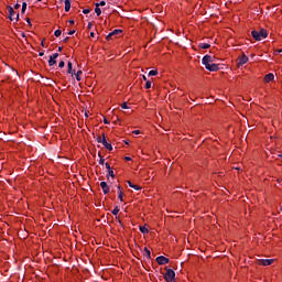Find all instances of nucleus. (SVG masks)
I'll use <instances>...</instances> for the list:
<instances>
[{"label": "nucleus", "instance_id": "43", "mask_svg": "<svg viewBox=\"0 0 282 282\" xmlns=\"http://www.w3.org/2000/svg\"><path fill=\"white\" fill-rule=\"evenodd\" d=\"M58 52H63V47L59 46V47H58Z\"/></svg>", "mask_w": 282, "mask_h": 282}, {"label": "nucleus", "instance_id": "45", "mask_svg": "<svg viewBox=\"0 0 282 282\" xmlns=\"http://www.w3.org/2000/svg\"><path fill=\"white\" fill-rule=\"evenodd\" d=\"M15 21H19V14H17Z\"/></svg>", "mask_w": 282, "mask_h": 282}, {"label": "nucleus", "instance_id": "16", "mask_svg": "<svg viewBox=\"0 0 282 282\" xmlns=\"http://www.w3.org/2000/svg\"><path fill=\"white\" fill-rule=\"evenodd\" d=\"M140 231H141L143 235H149V228H147L145 226L140 227Z\"/></svg>", "mask_w": 282, "mask_h": 282}, {"label": "nucleus", "instance_id": "4", "mask_svg": "<svg viewBox=\"0 0 282 282\" xmlns=\"http://www.w3.org/2000/svg\"><path fill=\"white\" fill-rule=\"evenodd\" d=\"M164 279L166 282H175V271L167 269Z\"/></svg>", "mask_w": 282, "mask_h": 282}, {"label": "nucleus", "instance_id": "34", "mask_svg": "<svg viewBox=\"0 0 282 282\" xmlns=\"http://www.w3.org/2000/svg\"><path fill=\"white\" fill-rule=\"evenodd\" d=\"M68 34L72 36V34H76V30L69 31Z\"/></svg>", "mask_w": 282, "mask_h": 282}, {"label": "nucleus", "instance_id": "14", "mask_svg": "<svg viewBox=\"0 0 282 282\" xmlns=\"http://www.w3.org/2000/svg\"><path fill=\"white\" fill-rule=\"evenodd\" d=\"M95 6H96L95 12H96L97 17H100V14H102V10H100V4L96 3Z\"/></svg>", "mask_w": 282, "mask_h": 282}, {"label": "nucleus", "instance_id": "20", "mask_svg": "<svg viewBox=\"0 0 282 282\" xmlns=\"http://www.w3.org/2000/svg\"><path fill=\"white\" fill-rule=\"evenodd\" d=\"M67 66H68V73L74 74V69L72 68V62H68Z\"/></svg>", "mask_w": 282, "mask_h": 282}, {"label": "nucleus", "instance_id": "38", "mask_svg": "<svg viewBox=\"0 0 282 282\" xmlns=\"http://www.w3.org/2000/svg\"><path fill=\"white\" fill-rule=\"evenodd\" d=\"M105 124H109V120L104 119Z\"/></svg>", "mask_w": 282, "mask_h": 282}, {"label": "nucleus", "instance_id": "29", "mask_svg": "<svg viewBox=\"0 0 282 282\" xmlns=\"http://www.w3.org/2000/svg\"><path fill=\"white\" fill-rule=\"evenodd\" d=\"M90 12H91V10H89V9H84V10H83V13H84V14H89Z\"/></svg>", "mask_w": 282, "mask_h": 282}, {"label": "nucleus", "instance_id": "44", "mask_svg": "<svg viewBox=\"0 0 282 282\" xmlns=\"http://www.w3.org/2000/svg\"><path fill=\"white\" fill-rule=\"evenodd\" d=\"M88 29L91 30V23L88 24Z\"/></svg>", "mask_w": 282, "mask_h": 282}, {"label": "nucleus", "instance_id": "26", "mask_svg": "<svg viewBox=\"0 0 282 282\" xmlns=\"http://www.w3.org/2000/svg\"><path fill=\"white\" fill-rule=\"evenodd\" d=\"M145 89H151V82H150V80H148V82L145 83Z\"/></svg>", "mask_w": 282, "mask_h": 282}, {"label": "nucleus", "instance_id": "51", "mask_svg": "<svg viewBox=\"0 0 282 282\" xmlns=\"http://www.w3.org/2000/svg\"><path fill=\"white\" fill-rule=\"evenodd\" d=\"M37 1H43V0H37Z\"/></svg>", "mask_w": 282, "mask_h": 282}, {"label": "nucleus", "instance_id": "50", "mask_svg": "<svg viewBox=\"0 0 282 282\" xmlns=\"http://www.w3.org/2000/svg\"><path fill=\"white\" fill-rule=\"evenodd\" d=\"M279 53H281L282 52V50H280V51H278Z\"/></svg>", "mask_w": 282, "mask_h": 282}, {"label": "nucleus", "instance_id": "48", "mask_svg": "<svg viewBox=\"0 0 282 282\" xmlns=\"http://www.w3.org/2000/svg\"><path fill=\"white\" fill-rule=\"evenodd\" d=\"M143 80H147V76L143 75Z\"/></svg>", "mask_w": 282, "mask_h": 282}, {"label": "nucleus", "instance_id": "23", "mask_svg": "<svg viewBox=\"0 0 282 282\" xmlns=\"http://www.w3.org/2000/svg\"><path fill=\"white\" fill-rule=\"evenodd\" d=\"M131 188H134V191H141L142 187H140L139 185H131Z\"/></svg>", "mask_w": 282, "mask_h": 282}, {"label": "nucleus", "instance_id": "18", "mask_svg": "<svg viewBox=\"0 0 282 282\" xmlns=\"http://www.w3.org/2000/svg\"><path fill=\"white\" fill-rule=\"evenodd\" d=\"M118 188H119V192H118V194H119V199H120V202H122V199H123V197H124V193H122V191H120V186H118Z\"/></svg>", "mask_w": 282, "mask_h": 282}, {"label": "nucleus", "instance_id": "24", "mask_svg": "<svg viewBox=\"0 0 282 282\" xmlns=\"http://www.w3.org/2000/svg\"><path fill=\"white\" fill-rule=\"evenodd\" d=\"M54 34L56 37H58V36H61V34H63V32L61 30H56Z\"/></svg>", "mask_w": 282, "mask_h": 282}, {"label": "nucleus", "instance_id": "11", "mask_svg": "<svg viewBox=\"0 0 282 282\" xmlns=\"http://www.w3.org/2000/svg\"><path fill=\"white\" fill-rule=\"evenodd\" d=\"M100 186L104 191V194L107 195L109 193V185H107V182H101Z\"/></svg>", "mask_w": 282, "mask_h": 282}, {"label": "nucleus", "instance_id": "13", "mask_svg": "<svg viewBox=\"0 0 282 282\" xmlns=\"http://www.w3.org/2000/svg\"><path fill=\"white\" fill-rule=\"evenodd\" d=\"M72 10V2L69 0L65 1V12H69Z\"/></svg>", "mask_w": 282, "mask_h": 282}, {"label": "nucleus", "instance_id": "10", "mask_svg": "<svg viewBox=\"0 0 282 282\" xmlns=\"http://www.w3.org/2000/svg\"><path fill=\"white\" fill-rule=\"evenodd\" d=\"M274 80V74L269 73L264 76V83H272Z\"/></svg>", "mask_w": 282, "mask_h": 282}, {"label": "nucleus", "instance_id": "47", "mask_svg": "<svg viewBox=\"0 0 282 282\" xmlns=\"http://www.w3.org/2000/svg\"><path fill=\"white\" fill-rule=\"evenodd\" d=\"M90 36H93V37L95 36L94 32L90 33Z\"/></svg>", "mask_w": 282, "mask_h": 282}, {"label": "nucleus", "instance_id": "31", "mask_svg": "<svg viewBox=\"0 0 282 282\" xmlns=\"http://www.w3.org/2000/svg\"><path fill=\"white\" fill-rule=\"evenodd\" d=\"M58 67H65V62H59Z\"/></svg>", "mask_w": 282, "mask_h": 282}, {"label": "nucleus", "instance_id": "15", "mask_svg": "<svg viewBox=\"0 0 282 282\" xmlns=\"http://www.w3.org/2000/svg\"><path fill=\"white\" fill-rule=\"evenodd\" d=\"M198 47H200V50H209L210 44L202 43V44L198 45Z\"/></svg>", "mask_w": 282, "mask_h": 282}, {"label": "nucleus", "instance_id": "17", "mask_svg": "<svg viewBox=\"0 0 282 282\" xmlns=\"http://www.w3.org/2000/svg\"><path fill=\"white\" fill-rule=\"evenodd\" d=\"M144 256L151 259V251L148 248H144Z\"/></svg>", "mask_w": 282, "mask_h": 282}, {"label": "nucleus", "instance_id": "7", "mask_svg": "<svg viewBox=\"0 0 282 282\" xmlns=\"http://www.w3.org/2000/svg\"><path fill=\"white\" fill-rule=\"evenodd\" d=\"M156 263H159V265H166V263H169V258L160 256L156 258Z\"/></svg>", "mask_w": 282, "mask_h": 282}, {"label": "nucleus", "instance_id": "35", "mask_svg": "<svg viewBox=\"0 0 282 282\" xmlns=\"http://www.w3.org/2000/svg\"><path fill=\"white\" fill-rule=\"evenodd\" d=\"M133 133H134L135 135H138V134H140V130H134Z\"/></svg>", "mask_w": 282, "mask_h": 282}, {"label": "nucleus", "instance_id": "36", "mask_svg": "<svg viewBox=\"0 0 282 282\" xmlns=\"http://www.w3.org/2000/svg\"><path fill=\"white\" fill-rule=\"evenodd\" d=\"M99 164H105V159H100Z\"/></svg>", "mask_w": 282, "mask_h": 282}, {"label": "nucleus", "instance_id": "9", "mask_svg": "<svg viewBox=\"0 0 282 282\" xmlns=\"http://www.w3.org/2000/svg\"><path fill=\"white\" fill-rule=\"evenodd\" d=\"M58 58V53H55L53 54L51 57H50V61H48V65L50 67L56 65V59Z\"/></svg>", "mask_w": 282, "mask_h": 282}, {"label": "nucleus", "instance_id": "5", "mask_svg": "<svg viewBox=\"0 0 282 282\" xmlns=\"http://www.w3.org/2000/svg\"><path fill=\"white\" fill-rule=\"evenodd\" d=\"M274 263L273 259H260L258 260V265H272Z\"/></svg>", "mask_w": 282, "mask_h": 282}, {"label": "nucleus", "instance_id": "46", "mask_svg": "<svg viewBox=\"0 0 282 282\" xmlns=\"http://www.w3.org/2000/svg\"><path fill=\"white\" fill-rule=\"evenodd\" d=\"M26 23H29V24L31 25V23H30V19H28V20H26Z\"/></svg>", "mask_w": 282, "mask_h": 282}, {"label": "nucleus", "instance_id": "19", "mask_svg": "<svg viewBox=\"0 0 282 282\" xmlns=\"http://www.w3.org/2000/svg\"><path fill=\"white\" fill-rule=\"evenodd\" d=\"M25 10H28V3L23 2L22 3V14H24Z\"/></svg>", "mask_w": 282, "mask_h": 282}, {"label": "nucleus", "instance_id": "30", "mask_svg": "<svg viewBox=\"0 0 282 282\" xmlns=\"http://www.w3.org/2000/svg\"><path fill=\"white\" fill-rule=\"evenodd\" d=\"M105 166H106V169H107L108 171L111 170V165H110L109 163H106Z\"/></svg>", "mask_w": 282, "mask_h": 282}, {"label": "nucleus", "instance_id": "33", "mask_svg": "<svg viewBox=\"0 0 282 282\" xmlns=\"http://www.w3.org/2000/svg\"><path fill=\"white\" fill-rule=\"evenodd\" d=\"M19 8H21V4L17 3V4L14 6V9H15V10H19Z\"/></svg>", "mask_w": 282, "mask_h": 282}, {"label": "nucleus", "instance_id": "8", "mask_svg": "<svg viewBox=\"0 0 282 282\" xmlns=\"http://www.w3.org/2000/svg\"><path fill=\"white\" fill-rule=\"evenodd\" d=\"M246 63H248V56H246V54H242L238 59H237V65L241 66V65H246Z\"/></svg>", "mask_w": 282, "mask_h": 282}, {"label": "nucleus", "instance_id": "6", "mask_svg": "<svg viewBox=\"0 0 282 282\" xmlns=\"http://www.w3.org/2000/svg\"><path fill=\"white\" fill-rule=\"evenodd\" d=\"M119 34H122V30L116 29L113 30L109 35H107V41H111L113 36H119Z\"/></svg>", "mask_w": 282, "mask_h": 282}, {"label": "nucleus", "instance_id": "37", "mask_svg": "<svg viewBox=\"0 0 282 282\" xmlns=\"http://www.w3.org/2000/svg\"><path fill=\"white\" fill-rule=\"evenodd\" d=\"M128 185H129L130 188H131V186H133V183H131V181H128Z\"/></svg>", "mask_w": 282, "mask_h": 282}, {"label": "nucleus", "instance_id": "32", "mask_svg": "<svg viewBox=\"0 0 282 282\" xmlns=\"http://www.w3.org/2000/svg\"><path fill=\"white\" fill-rule=\"evenodd\" d=\"M98 6H107V2H105V1H100V3H98Z\"/></svg>", "mask_w": 282, "mask_h": 282}, {"label": "nucleus", "instance_id": "12", "mask_svg": "<svg viewBox=\"0 0 282 282\" xmlns=\"http://www.w3.org/2000/svg\"><path fill=\"white\" fill-rule=\"evenodd\" d=\"M8 12L10 21H14V19H12V17H14V9L12 7H8Z\"/></svg>", "mask_w": 282, "mask_h": 282}, {"label": "nucleus", "instance_id": "41", "mask_svg": "<svg viewBox=\"0 0 282 282\" xmlns=\"http://www.w3.org/2000/svg\"><path fill=\"white\" fill-rule=\"evenodd\" d=\"M44 54H45L44 52H41L39 53V56H44Z\"/></svg>", "mask_w": 282, "mask_h": 282}, {"label": "nucleus", "instance_id": "21", "mask_svg": "<svg viewBox=\"0 0 282 282\" xmlns=\"http://www.w3.org/2000/svg\"><path fill=\"white\" fill-rule=\"evenodd\" d=\"M80 74H83V70H78L75 76H76V80L80 82Z\"/></svg>", "mask_w": 282, "mask_h": 282}, {"label": "nucleus", "instance_id": "3", "mask_svg": "<svg viewBox=\"0 0 282 282\" xmlns=\"http://www.w3.org/2000/svg\"><path fill=\"white\" fill-rule=\"evenodd\" d=\"M97 142L104 144L105 149H108V151L113 150V147H111V144L109 142H107V138L105 137V134H102V138L98 137Z\"/></svg>", "mask_w": 282, "mask_h": 282}, {"label": "nucleus", "instance_id": "27", "mask_svg": "<svg viewBox=\"0 0 282 282\" xmlns=\"http://www.w3.org/2000/svg\"><path fill=\"white\" fill-rule=\"evenodd\" d=\"M108 175H110V177H116V175L113 174V170H108Z\"/></svg>", "mask_w": 282, "mask_h": 282}, {"label": "nucleus", "instance_id": "28", "mask_svg": "<svg viewBox=\"0 0 282 282\" xmlns=\"http://www.w3.org/2000/svg\"><path fill=\"white\" fill-rule=\"evenodd\" d=\"M121 109H129V106L127 105V102H123V104L121 105Z\"/></svg>", "mask_w": 282, "mask_h": 282}, {"label": "nucleus", "instance_id": "1", "mask_svg": "<svg viewBox=\"0 0 282 282\" xmlns=\"http://www.w3.org/2000/svg\"><path fill=\"white\" fill-rule=\"evenodd\" d=\"M202 63L208 72H219V65L215 64V56L205 55Z\"/></svg>", "mask_w": 282, "mask_h": 282}, {"label": "nucleus", "instance_id": "42", "mask_svg": "<svg viewBox=\"0 0 282 282\" xmlns=\"http://www.w3.org/2000/svg\"><path fill=\"white\" fill-rule=\"evenodd\" d=\"M126 160H127V162H129V161H131V158H129V156H126Z\"/></svg>", "mask_w": 282, "mask_h": 282}, {"label": "nucleus", "instance_id": "39", "mask_svg": "<svg viewBox=\"0 0 282 282\" xmlns=\"http://www.w3.org/2000/svg\"><path fill=\"white\" fill-rule=\"evenodd\" d=\"M68 23H70V25H74V20H69Z\"/></svg>", "mask_w": 282, "mask_h": 282}, {"label": "nucleus", "instance_id": "49", "mask_svg": "<svg viewBox=\"0 0 282 282\" xmlns=\"http://www.w3.org/2000/svg\"><path fill=\"white\" fill-rule=\"evenodd\" d=\"M279 158H282V154H279Z\"/></svg>", "mask_w": 282, "mask_h": 282}, {"label": "nucleus", "instance_id": "2", "mask_svg": "<svg viewBox=\"0 0 282 282\" xmlns=\"http://www.w3.org/2000/svg\"><path fill=\"white\" fill-rule=\"evenodd\" d=\"M251 36H253L254 41H261V39H268V31L265 29L252 31Z\"/></svg>", "mask_w": 282, "mask_h": 282}, {"label": "nucleus", "instance_id": "25", "mask_svg": "<svg viewBox=\"0 0 282 282\" xmlns=\"http://www.w3.org/2000/svg\"><path fill=\"white\" fill-rule=\"evenodd\" d=\"M118 213H120V208L116 207V208L112 210V215H118Z\"/></svg>", "mask_w": 282, "mask_h": 282}, {"label": "nucleus", "instance_id": "22", "mask_svg": "<svg viewBox=\"0 0 282 282\" xmlns=\"http://www.w3.org/2000/svg\"><path fill=\"white\" fill-rule=\"evenodd\" d=\"M149 76H158V70H150Z\"/></svg>", "mask_w": 282, "mask_h": 282}, {"label": "nucleus", "instance_id": "40", "mask_svg": "<svg viewBox=\"0 0 282 282\" xmlns=\"http://www.w3.org/2000/svg\"><path fill=\"white\" fill-rule=\"evenodd\" d=\"M69 41V37H66L65 40H64V43H67Z\"/></svg>", "mask_w": 282, "mask_h": 282}]
</instances>
